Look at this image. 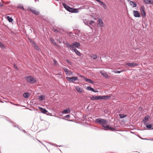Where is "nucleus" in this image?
<instances>
[{
	"label": "nucleus",
	"instance_id": "1",
	"mask_svg": "<svg viewBox=\"0 0 153 153\" xmlns=\"http://www.w3.org/2000/svg\"><path fill=\"white\" fill-rule=\"evenodd\" d=\"M63 43L66 45L67 48H70L71 50L75 49L76 48H78L80 46V43L77 42H73L71 45H70L67 42H66L65 43V42H64Z\"/></svg>",
	"mask_w": 153,
	"mask_h": 153
},
{
	"label": "nucleus",
	"instance_id": "2",
	"mask_svg": "<svg viewBox=\"0 0 153 153\" xmlns=\"http://www.w3.org/2000/svg\"><path fill=\"white\" fill-rule=\"evenodd\" d=\"M25 78L27 82L32 84H34L37 81L36 78L32 76H27Z\"/></svg>",
	"mask_w": 153,
	"mask_h": 153
},
{
	"label": "nucleus",
	"instance_id": "3",
	"mask_svg": "<svg viewBox=\"0 0 153 153\" xmlns=\"http://www.w3.org/2000/svg\"><path fill=\"white\" fill-rule=\"evenodd\" d=\"M95 122L100 124L102 127L103 126L107 125L108 123L107 120L106 119L101 118L96 119L95 120Z\"/></svg>",
	"mask_w": 153,
	"mask_h": 153
},
{
	"label": "nucleus",
	"instance_id": "4",
	"mask_svg": "<svg viewBox=\"0 0 153 153\" xmlns=\"http://www.w3.org/2000/svg\"><path fill=\"white\" fill-rule=\"evenodd\" d=\"M66 79L70 82L74 83V82L78 79V77L73 76L71 77H66Z\"/></svg>",
	"mask_w": 153,
	"mask_h": 153
},
{
	"label": "nucleus",
	"instance_id": "5",
	"mask_svg": "<svg viewBox=\"0 0 153 153\" xmlns=\"http://www.w3.org/2000/svg\"><path fill=\"white\" fill-rule=\"evenodd\" d=\"M140 11L143 18H144L146 16V14L145 11V8L144 6H141L140 9Z\"/></svg>",
	"mask_w": 153,
	"mask_h": 153
},
{
	"label": "nucleus",
	"instance_id": "6",
	"mask_svg": "<svg viewBox=\"0 0 153 153\" xmlns=\"http://www.w3.org/2000/svg\"><path fill=\"white\" fill-rule=\"evenodd\" d=\"M91 100H101V96H94L92 95V97H90Z\"/></svg>",
	"mask_w": 153,
	"mask_h": 153
},
{
	"label": "nucleus",
	"instance_id": "7",
	"mask_svg": "<svg viewBox=\"0 0 153 153\" xmlns=\"http://www.w3.org/2000/svg\"><path fill=\"white\" fill-rule=\"evenodd\" d=\"M62 5L68 11L70 12L71 7L67 5L66 4L64 3H62Z\"/></svg>",
	"mask_w": 153,
	"mask_h": 153
},
{
	"label": "nucleus",
	"instance_id": "8",
	"mask_svg": "<svg viewBox=\"0 0 153 153\" xmlns=\"http://www.w3.org/2000/svg\"><path fill=\"white\" fill-rule=\"evenodd\" d=\"M103 127L105 130H112V131H113L114 130V128L109 126L108 125H107V124L103 126Z\"/></svg>",
	"mask_w": 153,
	"mask_h": 153
},
{
	"label": "nucleus",
	"instance_id": "9",
	"mask_svg": "<svg viewBox=\"0 0 153 153\" xmlns=\"http://www.w3.org/2000/svg\"><path fill=\"white\" fill-rule=\"evenodd\" d=\"M29 10L31 11L33 13L36 15H38L39 13L40 12L39 11H37L35 10H33L32 8H29Z\"/></svg>",
	"mask_w": 153,
	"mask_h": 153
},
{
	"label": "nucleus",
	"instance_id": "10",
	"mask_svg": "<svg viewBox=\"0 0 153 153\" xmlns=\"http://www.w3.org/2000/svg\"><path fill=\"white\" fill-rule=\"evenodd\" d=\"M101 100L103 99L105 100H106L110 98L111 97V95H107L105 96H101Z\"/></svg>",
	"mask_w": 153,
	"mask_h": 153
},
{
	"label": "nucleus",
	"instance_id": "11",
	"mask_svg": "<svg viewBox=\"0 0 153 153\" xmlns=\"http://www.w3.org/2000/svg\"><path fill=\"white\" fill-rule=\"evenodd\" d=\"M133 14L135 17H140V15L138 12L137 10H133Z\"/></svg>",
	"mask_w": 153,
	"mask_h": 153
},
{
	"label": "nucleus",
	"instance_id": "12",
	"mask_svg": "<svg viewBox=\"0 0 153 153\" xmlns=\"http://www.w3.org/2000/svg\"><path fill=\"white\" fill-rule=\"evenodd\" d=\"M126 65L131 67H134L138 65L137 63L134 62L132 63H126Z\"/></svg>",
	"mask_w": 153,
	"mask_h": 153
},
{
	"label": "nucleus",
	"instance_id": "13",
	"mask_svg": "<svg viewBox=\"0 0 153 153\" xmlns=\"http://www.w3.org/2000/svg\"><path fill=\"white\" fill-rule=\"evenodd\" d=\"M100 73L101 75L103 76L104 77H105L106 78H108V76L107 74L104 71H100Z\"/></svg>",
	"mask_w": 153,
	"mask_h": 153
},
{
	"label": "nucleus",
	"instance_id": "14",
	"mask_svg": "<svg viewBox=\"0 0 153 153\" xmlns=\"http://www.w3.org/2000/svg\"><path fill=\"white\" fill-rule=\"evenodd\" d=\"M128 2H130V5L132 6L133 7H137V5L134 1H132L129 0H128Z\"/></svg>",
	"mask_w": 153,
	"mask_h": 153
},
{
	"label": "nucleus",
	"instance_id": "15",
	"mask_svg": "<svg viewBox=\"0 0 153 153\" xmlns=\"http://www.w3.org/2000/svg\"><path fill=\"white\" fill-rule=\"evenodd\" d=\"M99 3H100L99 4L102 6L104 9L106 10L107 9V7L106 4L104 2L100 1Z\"/></svg>",
	"mask_w": 153,
	"mask_h": 153
},
{
	"label": "nucleus",
	"instance_id": "16",
	"mask_svg": "<svg viewBox=\"0 0 153 153\" xmlns=\"http://www.w3.org/2000/svg\"><path fill=\"white\" fill-rule=\"evenodd\" d=\"M38 108L41 111V113L43 114H45L47 112V111L45 108L40 107H39Z\"/></svg>",
	"mask_w": 153,
	"mask_h": 153
},
{
	"label": "nucleus",
	"instance_id": "17",
	"mask_svg": "<svg viewBox=\"0 0 153 153\" xmlns=\"http://www.w3.org/2000/svg\"><path fill=\"white\" fill-rule=\"evenodd\" d=\"M79 12V10L77 8H74L71 7L69 12L71 13H77Z\"/></svg>",
	"mask_w": 153,
	"mask_h": 153
},
{
	"label": "nucleus",
	"instance_id": "18",
	"mask_svg": "<svg viewBox=\"0 0 153 153\" xmlns=\"http://www.w3.org/2000/svg\"><path fill=\"white\" fill-rule=\"evenodd\" d=\"M72 51H74L75 53L78 56H80L81 55V53L76 48L71 49Z\"/></svg>",
	"mask_w": 153,
	"mask_h": 153
},
{
	"label": "nucleus",
	"instance_id": "19",
	"mask_svg": "<svg viewBox=\"0 0 153 153\" xmlns=\"http://www.w3.org/2000/svg\"><path fill=\"white\" fill-rule=\"evenodd\" d=\"M85 78V80L86 82H88L89 83L94 84V82L92 80L90 79L84 77Z\"/></svg>",
	"mask_w": 153,
	"mask_h": 153
},
{
	"label": "nucleus",
	"instance_id": "20",
	"mask_svg": "<svg viewBox=\"0 0 153 153\" xmlns=\"http://www.w3.org/2000/svg\"><path fill=\"white\" fill-rule=\"evenodd\" d=\"M62 114H70L71 113V110L69 108H67L62 111Z\"/></svg>",
	"mask_w": 153,
	"mask_h": 153
},
{
	"label": "nucleus",
	"instance_id": "21",
	"mask_svg": "<svg viewBox=\"0 0 153 153\" xmlns=\"http://www.w3.org/2000/svg\"><path fill=\"white\" fill-rule=\"evenodd\" d=\"M98 25L100 27L103 26V22L101 18H99L98 20Z\"/></svg>",
	"mask_w": 153,
	"mask_h": 153
},
{
	"label": "nucleus",
	"instance_id": "22",
	"mask_svg": "<svg viewBox=\"0 0 153 153\" xmlns=\"http://www.w3.org/2000/svg\"><path fill=\"white\" fill-rule=\"evenodd\" d=\"M144 1L146 4H149L153 5V0H144Z\"/></svg>",
	"mask_w": 153,
	"mask_h": 153
},
{
	"label": "nucleus",
	"instance_id": "23",
	"mask_svg": "<svg viewBox=\"0 0 153 153\" xmlns=\"http://www.w3.org/2000/svg\"><path fill=\"white\" fill-rule=\"evenodd\" d=\"M30 94L28 92L24 93L23 94V96L25 98H28L30 96Z\"/></svg>",
	"mask_w": 153,
	"mask_h": 153
},
{
	"label": "nucleus",
	"instance_id": "24",
	"mask_svg": "<svg viewBox=\"0 0 153 153\" xmlns=\"http://www.w3.org/2000/svg\"><path fill=\"white\" fill-rule=\"evenodd\" d=\"M76 91L79 92L81 93L83 91V89L82 88H80L79 86H76Z\"/></svg>",
	"mask_w": 153,
	"mask_h": 153
},
{
	"label": "nucleus",
	"instance_id": "25",
	"mask_svg": "<svg viewBox=\"0 0 153 153\" xmlns=\"http://www.w3.org/2000/svg\"><path fill=\"white\" fill-rule=\"evenodd\" d=\"M149 117L148 116H146L143 119V122L144 124L146 123L148 120Z\"/></svg>",
	"mask_w": 153,
	"mask_h": 153
},
{
	"label": "nucleus",
	"instance_id": "26",
	"mask_svg": "<svg viewBox=\"0 0 153 153\" xmlns=\"http://www.w3.org/2000/svg\"><path fill=\"white\" fill-rule=\"evenodd\" d=\"M43 20L47 22H49V20L48 19V18L44 16H41L40 17Z\"/></svg>",
	"mask_w": 153,
	"mask_h": 153
},
{
	"label": "nucleus",
	"instance_id": "27",
	"mask_svg": "<svg viewBox=\"0 0 153 153\" xmlns=\"http://www.w3.org/2000/svg\"><path fill=\"white\" fill-rule=\"evenodd\" d=\"M146 127L148 128L149 130L152 129V124L150 123H148L146 124Z\"/></svg>",
	"mask_w": 153,
	"mask_h": 153
},
{
	"label": "nucleus",
	"instance_id": "28",
	"mask_svg": "<svg viewBox=\"0 0 153 153\" xmlns=\"http://www.w3.org/2000/svg\"><path fill=\"white\" fill-rule=\"evenodd\" d=\"M0 48L2 49H6V46L0 41Z\"/></svg>",
	"mask_w": 153,
	"mask_h": 153
},
{
	"label": "nucleus",
	"instance_id": "29",
	"mask_svg": "<svg viewBox=\"0 0 153 153\" xmlns=\"http://www.w3.org/2000/svg\"><path fill=\"white\" fill-rule=\"evenodd\" d=\"M45 99V97L43 95H41L38 97V99L40 101H42Z\"/></svg>",
	"mask_w": 153,
	"mask_h": 153
},
{
	"label": "nucleus",
	"instance_id": "30",
	"mask_svg": "<svg viewBox=\"0 0 153 153\" xmlns=\"http://www.w3.org/2000/svg\"><path fill=\"white\" fill-rule=\"evenodd\" d=\"M4 119H5V120L7 121H8L10 123H13V122L8 117L4 116Z\"/></svg>",
	"mask_w": 153,
	"mask_h": 153
},
{
	"label": "nucleus",
	"instance_id": "31",
	"mask_svg": "<svg viewBox=\"0 0 153 153\" xmlns=\"http://www.w3.org/2000/svg\"><path fill=\"white\" fill-rule=\"evenodd\" d=\"M65 74L67 76H70L71 75H73L72 72L71 71H70L69 70L68 71H67L66 73Z\"/></svg>",
	"mask_w": 153,
	"mask_h": 153
},
{
	"label": "nucleus",
	"instance_id": "32",
	"mask_svg": "<svg viewBox=\"0 0 153 153\" xmlns=\"http://www.w3.org/2000/svg\"><path fill=\"white\" fill-rule=\"evenodd\" d=\"M6 18L7 19V20L10 22H12L13 20V19L11 17H10L9 16H7L6 17Z\"/></svg>",
	"mask_w": 153,
	"mask_h": 153
},
{
	"label": "nucleus",
	"instance_id": "33",
	"mask_svg": "<svg viewBox=\"0 0 153 153\" xmlns=\"http://www.w3.org/2000/svg\"><path fill=\"white\" fill-rule=\"evenodd\" d=\"M83 22L84 23L85 25H87L88 26H89V27L91 28V27L89 25H88V24H89V21H88L86 19L85 20H83Z\"/></svg>",
	"mask_w": 153,
	"mask_h": 153
},
{
	"label": "nucleus",
	"instance_id": "34",
	"mask_svg": "<svg viewBox=\"0 0 153 153\" xmlns=\"http://www.w3.org/2000/svg\"><path fill=\"white\" fill-rule=\"evenodd\" d=\"M119 116L120 118H123L127 116L126 114H120Z\"/></svg>",
	"mask_w": 153,
	"mask_h": 153
},
{
	"label": "nucleus",
	"instance_id": "35",
	"mask_svg": "<svg viewBox=\"0 0 153 153\" xmlns=\"http://www.w3.org/2000/svg\"><path fill=\"white\" fill-rule=\"evenodd\" d=\"M52 30H53V31L54 32H55V33H60V31H59V30H58L57 29H55L54 27H52Z\"/></svg>",
	"mask_w": 153,
	"mask_h": 153
},
{
	"label": "nucleus",
	"instance_id": "36",
	"mask_svg": "<svg viewBox=\"0 0 153 153\" xmlns=\"http://www.w3.org/2000/svg\"><path fill=\"white\" fill-rule=\"evenodd\" d=\"M86 90L88 91H93L94 90V88L90 86H88L86 88Z\"/></svg>",
	"mask_w": 153,
	"mask_h": 153
},
{
	"label": "nucleus",
	"instance_id": "37",
	"mask_svg": "<svg viewBox=\"0 0 153 153\" xmlns=\"http://www.w3.org/2000/svg\"><path fill=\"white\" fill-rule=\"evenodd\" d=\"M74 33H72L71 32H69L68 33L69 36L71 37H73V36H74Z\"/></svg>",
	"mask_w": 153,
	"mask_h": 153
},
{
	"label": "nucleus",
	"instance_id": "38",
	"mask_svg": "<svg viewBox=\"0 0 153 153\" xmlns=\"http://www.w3.org/2000/svg\"><path fill=\"white\" fill-rule=\"evenodd\" d=\"M50 39L51 40V42L53 44L55 45H56V43L53 39H52L51 38H50Z\"/></svg>",
	"mask_w": 153,
	"mask_h": 153
},
{
	"label": "nucleus",
	"instance_id": "39",
	"mask_svg": "<svg viewBox=\"0 0 153 153\" xmlns=\"http://www.w3.org/2000/svg\"><path fill=\"white\" fill-rule=\"evenodd\" d=\"M34 47L35 48V49L36 50H37V51H38L39 52V51L40 50L39 47L38 46H37L36 45H35V46Z\"/></svg>",
	"mask_w": 153,
	"mask_h": 153
},
{
	"label": "nucleus",
	"instance_id": "40",
	"mask_svg": "<svg viewBox=\"0 0 153 153\" xmlns=\"http://www.w3.org/2000/svg\"><path fill=\"white\" fill-rule=\"evenodd\" d=\"M123 71H114V72L115 73L120 74L121 73V72H123Z\"/></svg>",
	"mask_w": 153,
	"mask_h": 153
},
{
	"label": "nucleus",
	"instance_id": "41",
	"mask_svg": "<svg viewBox=\"0 0 153 153\" xmlns=\"http://www.w3.org/2000/svg\"><path fill=\"white\" fill-rule=\"evenodd\" d=\"M91 57L94 59H95L97 58V56L96 55H93Z\"/></svg>",
	"mask_w": 153,
	"mask_h": 153
},
{
	"label": "nucleus",
	"instance_id": "42",
	"mask_svg": "<svg viewBox=\"0 0 153 153\" xmlns=\"http://www.w3.org/2000/svg\"><path fill=\"white\" fill-rule=\"evenodd\" d=\"M62 69L64 70L65 74L67 71H68V69L66 68L65 67L63 68Z\"/></svg>",
	"mask_w": 153,
	"mask_h": 153
},
{
	"label": "nucleus",
	"instance_id": "43",
	"mask_svg": "<svg viewBox=\"0 0 153 153\" xmlns=\"http://www.w3.org/2000/svg\"><path fill=\"white\" fill-rule=\"evenodd\" d=\"M13 124V126L14 127H17L18 126V125L16 124L15 123H14L13 122V123H11Z\"/></svg>",
	"mask_w": 153,
	"mask_h": 153
},
{
	"label": "nucleus",
	"instance_id": "44",
	"mask_svg": "<svg viewBox=\"0 0 153 153\" xmlns=\"http://www.w3.org/2000/svg\"><path fill=\"white\" fill-rule=\"evenodd\" d=\"M66 61L67 63L69 65H72V62H71L69 60H68V59H66Z\"/></svg>",
	"mask_w": 153,
	"mask_h": 153
},
{
	"label": "nucleus",
	"instance_id": "45",
	"mask_svg": "<svg viewBox=\"0 0 153 153\" xmlns=\"http://www.w3.org/2000/svg\"><path fill=\"white\" fill-rule=\"evenodd\" d=\"M94 23V22L93 20H91L90 21V22L89 21V24L90 25H92L93 23Z\"/></svg>",
	"mask_w": 153,
	"mask_h": 153
},
{
	"label": "nucleus",
	"instance_id": "46",
	"mask_svg": "<svg viewBox=\"0 0 153 153\" xmlns=\"http://www.w3.org/2000/svg\"><path fill=\"white\" fill-rule=\"evenodd\" d=\"M31 44L32 46H33L34 47L35 46V45H36V43H35V42L33 41L31 43Z\"/></svg>",
	"mask_w": 153,
	"mask_h": 153
},
{
	"label": "nucleus",
	"instance_id": "47",
	"mask_svg": "<svg viewBox=\"0 0 153 153\" xmlns=\"http://www.w3.org/2000/svg\"><path fill=\"white\" fill-rule=\"evenodd\" d=\"M143 109V108L142 107H139L138 108V110L139 111H140V112L141 111H142Z\"/></svg>",
	"mask_w": 153,
	"mask_h": 153
},
{
	"label": "nucleus",
	"instance_id": "48",
	"mask_svg": "<svg viewBox=\"0 0 153 153\" xmlns=\"http://www.w3.org/2000/svg\"><path fill=\"white\" fill-rule=\"evenodd\" d=\"M53 62L54 63L55 65H57V61L55 59H53Z\"/></svg>",
	"mask_w": 153,
	"mask_h": 153
},
{
	"label": "nucleus",
	"instance_id": "49",
	"mask_svg": "<svg viewBox=\"0 0 153 153\" xmlns=\"http://www.w3.org/2000/svg\"><path fill=\"white\" fill-rule=\"evenodd\" d=\"M13 66L14 68L18 70V67H17L16 65L15 64H14L13 65Z\"/></svg>",
	"mask_w": 153,
	"mask_h": 153
},
{
	"label": "nucleus",
	"instance_id": "50",
	"mask_svg": "<svg viewBox=\"0 0 153 153\" xmlns=\"http://www.w3.org/2000/svg\"><path fill=\"white\" fill-rule=\"evenodd\" d=\"M46 114L48 115H49V116H52V114L51 113L48 112V111H47V112L46 113Z\"/></svg>",
	"mask_w": 153,
	"mask_h": 153
},
{
	"label": "nucleus",
	"instance_id": "51",
	"mask_svg": "<svg viewBox=\"0 0 153 153\" xmlns=\"http://www.w3.org/2000/svg\"><path fill=\"white\" fill-rule=\"evenodd\" d=\"M65 118H69L70 117V115L68 114L65 116Z\"/></svg>",
	"mask_w": 153,
	"mask_h": 153
},
{
	"label": "nucleus",
	"instance_id": "52",
	"mask_svg": "<svg viewBox=\"0 0 153 153\" xmlns=\"http://www.w3.org/2000/svg\"><path fill=\"white\" fill-rule=\"evenodd\" d=\"M28 40H29V42H30V43H31L33 41L32 39H31L30 38H28Z\"/></svg>",
	"mask_w": 153,
	"mask_h": 153
},
{
	"label": "nucleus",
	"instance_id": "53",
	"mask_svg": "<svg viewBox=\"0 0 153 153\" xmlns=\"http://www.w3.org/2000/svg\"><path fill=\"white\" fill-rule=\"evenodd\" d=\"M51 145H53V146H56V147L58 146V145H57V144H55V143H52V144H51Z\"/></svg>",
	"mask_w": 153,
	"mask_h": 153
},
{
	"label": "nucleus",
	"instance_id": "54",
	"mask_svg": "<svg viewBox=\"0 0 153 153\" xmlns=\"http://www.w3.org/2000/svg\"><path fill=\"white\" fill-rule=\"evenodd\" d=\"M19 8L21 9H22L23 10H25V8H24V7H23V6L19 7Z\"/></svg>",
	"mask_w": 153,
	"mask_h": 153
},
{
	"label": "nucleus",
	"instance_id": "55",
	"mask_svg": "<svg viewBox=\"0 0 153 153\" xmlns=\"http://www.w3.org/2000/svg\"><path fill=\"white\" fill-rule=\"evenodd\" d=\"M59 39H59H57V40L59 43H61V41Z\"/></svg>",
	"mask_w": 153,
	"mask_h": 153
},
{
	"label": "nucleus",
	"instance_id": "56",
	"mask_svg": "<svg viewBox=\"0 0 153 153\" xmlns=\"http://www.w3.org/2000/svg\"><path fill=\"white\" fill-rule=\"evenodd\" d=\"M143 139L146 140H151V141H153V139Z\"/></svg>",
	"mask_w": 153,
	"mask_h": 153
},
{
	"label": "nucleus",
	"instance_id": "57",
	"mask_svg": "<svg viewBox=\"0 0 153 153\" xmlns=\"http://www.w3.org/2000/svg\"><path fill=\"white\" fill-rule=\"evenodd\" d=\"M25 134L27 135L30 136V134L27 133V132L25 133Z\"/></svg>",
	"mask_w": 153,
	"mask_h": 153
},
{
	"label": "nucleus",
	"instance_id": "58",
	"mask_svg": "<svg viewBox=\"0 0 153 153\" xmlns=\"http://www.w3.org/2000/svg\"><path fill=\"white\" fill-rule=\"evenodd\" d=\"M4 116L0 115V118H3L4 119Z\"/></svg>",
	"mask_w": 153,
	"mask_h": 153
},
{
	"label": "nucleus",
	"instance_id": "59",
	"mask_svg": "<svg viewBox=\"0 0 153 153\" xmlns=\"http://www.w3.org/2000/svg\"><path fill=\"white\" fill-rule=\"evenodd\" d=\"M92 91L94 92H98V91L97 90H95L94 89V90L93 91Z\"/></svg>",
	"mask_w": 153,
	"mask_h": 153
},
{
	"label": "nucleus",
	"instance_id": "60",
	"mask_svg": "<svg viewBox=\"0 0 153 153\" xmlns=\"http://www.w3.org/2000/svg\"><path fill=\"white\" fill-rule=\"evenodd\" d=\"M79 76H81V77L83 78L84 79V80H85V78L84 77H85V76H82V75H81L80 74Z\"/></svg>",
	"mask_w": 153,
	"mask_h": 153
},
{
	"label": "nucleus",
	"instance_id": "61",
	"mask_svg": "<svg viewBox=\"0 0 153 153\" xmlns=\"http://www.w3.org/2000/svg\"><path fill=\"white\" fill-rule=\"evenodd\" d=\"M3 6V4L1 3H0V7H2V6Z\"/></svg>",
	"mask_w": 153,
	"mask_h": 153
},
{
	"label": "nucleus",
	"instance_id": "62",
	"mask_svg": "<svg viewBox=\"0 0 153 153\" xmlns=\"http://www.w3.org/2000/svg\"><path fill=\"white\" fill-rule=\"evenodd\" d=\"M22 131L23 132H24L25 134V133H26V132L25 131V130H24L23 129H22Z\"/></svg>",
	"mask_w": 153,
	"mask_h": 153
},
{
	"label": "nucleus",
	"instance_id": "63",
	"mask_svg": "<svg viewBox=\"0 0 153 153\" xmlns=\"http://www.w3.org/2000/svg\"><path fill=\"white\" fill-rule=\"evenodd\" d=\"M15 105L17 106H19V104H15Z\"/></svg>",
	"mask_w": 153,
	"mask_h": 153
},
{
	"label": "nucleus",
	"instance_id": "64",
	"mask_svg": "<svg viewBox=\"0 0 153 153\" xmlns=\"http://www.w3.org/2000/svg\"><path fill=\"white\" fill-rule=\"evenodd\" d=\"M90 105H88V106L86 108L87 109H88V108H89V107H90Z\"/></svg>",
	"mask_w": 153,
	"mask_h": 153
}]
</instances>
